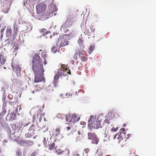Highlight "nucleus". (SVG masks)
<instances>
[{
    "instance_id": "9",
    "label": "nucleus",
    "mask_w": 156,
    "mask_h": 156,
    "mask_svg": "<svg viewBox=\"0 0 156 156\" xmlns=\"http://www.w3.org/2000/svg\"><path fill=\"white\" fill-rule=\"evenodd\" d=\"M19 23L20 24L23 25V27L25 30L30 31L32 29L31 24L30 23L26 22L22 20H20L19 21Z\"/></svg>"
},
{
    "instance_id": "30",
    "label": "nucleus",
    "mask_w": 156,
    "mask_h": 156,
    "mask_svg": "<svg viewBox=\"0 0 156 156\" xmlns=\"http://www.w3.org/2000/svg\"><path fill=\"white\" fill-rule=\"evenodd\" d=\"M16 133H14L12 134H11V138L14 140H16L17 139V136H16Z\"/></svg>"
},
{
    "instance_id": "54",
    "label": "nucleus",
    "mask_w": 156,
    "mask_h": 156,
    "mask_svg": "<svg viewBox=\"0 0 156 156\" xmlns=\"http://www.w3.org/2000/svg\"><path fill=\"white\" fill-rule=\"evenodd\" d=\"M70 129H71V127H70V126H67V129L68 130H69Z\"/></svg>"
},
{
    "instance_id": "28",
    "label": "nucleus",
    "mask_w": 156,
    "mask_h": 156,
    "mask_svg": "<svg viewBox=\"0 0 156 156\" xmlns=\"http://www.w3.org/2000/svg\"><path fill=\"white\" fill-rule=\"evenodd\" d=\"M6 110H3L0 114V124L1 123L2 125V123L1 122L2 119V116L6 113Z\"/></svg>"
},
{
    "instance_id": "39",
    "label": "nucleus",
    "mask_w": 156,
    "mask_h": 156,
    "mask_svg": "<svg viewBox=\"0 0 156 156\" xmlns=\"http://www.w3.org/2000/svg\"><path fill=\"white\" fill-rule=\"evenodd\" d=\"M53 83H54V86L55 87H57L58 86V81L56 80H54Z\"/></svg>"
},
{
    "instance_id": "18",
    "label": "nucleus",
    "mask_w": 156,
    "mask_h": 156,
    "mask_svg": "<svg viewBox=\"0 0 156 156\" xmlns=\"http://www.w3.org/2000/svg\"><path fill=\"white\" fill-rule=\"evenodd\" d=\"M88 139L89 140H91L95 139L97 137L95 133L92 132H89L88 134Z\"/></svg>"
},
{
    "instance_id": "56",
    "label": "nucleus",
    "mask_w": 156,
    "mask_h": 156,
    "mask_svg": "<svg viewBox=\"0 0 156 156\" xmlns=\"http://www.w3.org/2000/svg\"><path fill=\"white\" fill-rule=\"evenodd\" d=\"M112 130L114 131H116L117 130V129H116L115 128H113L112 129Z\"/></svg>"
},
{
    "instance_id": "27",
    "label": "nucleus",
    "mask_w": 156,
    "mask_h": 156,
    "mask_svg": "<svg viewBox=\"0 0 156 156\" xmlns=\"http://www.w3.org/2000/svg\"><path fill=\"white\" fill-rule=\"evenodd\" d=\"M48 137H45L44 138L43 144L46 147H48Z\"/></svg>"
},
{
    "instance_id": "15",
    "label": "nucleus",
    "mask_w": 156,
    "mask_h": 156,
    "mask_svg": "<svg viewBox=\"0 0 156 156\" xmlns=\"http://www.w3.org/2000/svg\"><path fill=\"white\" fill-rule=\"evenodd\" d=\"M61 128V126H56V127L55 131L57 133V134L55 135V136L56 137L59 136V138H57V139H60L63 137L62 135L60 133Z\"/></svg>"
},
{
    "instance_id": "13",
    "label": "nucleus",
    "mask_w": 156,
    "mask_h": 156,
    "mask_svg": "<svg viewBox=\"0 0 156 156\" xmlns=\"http://www.w3.org/2000/svg\"><path fill=\"white\" fill-rule=\"evenodd\" d=\"M47 5L45 2H42L37 5L36 6V10H46Z\"/></svg>"
},
{
    "instance_id": "52",
    "label": "nucleus",
    "mask_w": 156,
    "mask_h": 156,
    "mask_svg": "<svg viewBox=\"0 0 156 156\" xmlns=\"http://www.w3.org/2000/svg\"><path fill=\"white\" fill-rule=\"evenodd\" d=\"M17 82H18V83L19 85H21L22 84V81H20V80H17Z\"/></svg>"
},
{
    "instance_id": "10",
    "label": "nucleus",
    "mask_w": 156,
    "mask_h": 156,
    "mask_svg": "<svg viewBox=\"0 0 156 156\" xmlns=\"http://www.w3.org/2000/svg\"><path fill=\"white\" fill-rule=\"evenodd\" d=\"M40 130V127L37 124H33L28 129V131L31 132L34 134H36Z\"/></svg>"
},
{
    "instance_id": "49",
    "label": "nucleus",
    "mask_w": 156,
    "mask_h": 156,
    "mask_svg": "<svg viewBox=\"0 0 156 156\" xmlns=\"http://www.w3.org/2000/svg\"><path fill=\"white\" fill-rule=\"evenodd\" d=\"M46 31V30L45 29H42L41 30V33H45Z\"/></svg>"
},
{
    "instance_id": "38",
    "label": "nucleus",
    "mask_w": 156,
    "mask_h": 156,
    "mask_svg": "<svg viewBox=\"0 0 156 156\" xmlns=\"http://www.w3.org/2000/svg\"><path fill=\"white\" fill-rule=\"evenodd\" d=\"M94 48V46L90 45L89 49V53L90 54L91 52L93 51Z\"/></svg>"
},
{
    "instance_id": "4",
    "label": "nucleus",
    "mask_w": 156,
    "mask_h": 156,
    "mask_svg": "<svg viewBox=\"0 0 156 156\" xmlns=\"http://www.w3.org/2000/svg\"><path fill=\"white\" fill-rule=\"evenodd\" d=\"M76 17L73 14L70 15L67 17L65 22L61 26V28H67L70 27L73 23L75 21Z\"/></svg>"
},
{
    "instance_id": "60",
    "label": "nucleus",
    "mask_w": 156,
    "mask_h": 156,
    "mask_svg": "<svg viewBox=\"0 0 156 156\" xmlns=\"http://www.w3.org/2000/svg\"><path fill=\"white\" fill-rule=\"evenodd\" d=\"M5 143H6L7 142V141H6V140H5Z\"/></svg>"
},
{
    "instance_id": "61",
    "label": "nucleus",
    "mask_w": 156,
    "mask_h": 156,
    "mask_svg": "<svg viewBox=\"0 0 156 156\" xmlns=\"http://www.w3.org/2000/svg\"><path fill=\"white\" fill-rule=\"evenodd\" d=\"M42 51V50H40L39 51L40 52V51Z\"/></svg>"
},
{
    "instance_id": "45",
    "label": "nucleus",
    "mask_w": 156,
    "mask_h": 156,
    "mask_svg": "<svg viewBox=\"0 0 156 156\" xmlns=\"http://www.w3.org/2000/svg\"><path fill=\"white\" fill-rule=\"evenodd\" d=\"M82 137V136H78L76 138V141H80Z\"/></svg>"
},
{
    "instance_id": "31",
    "label": "nucleus",
    "mask_w": 156,
    "mask_h": 156,
    "mask_svg": "<svg viewBox=\"0 0 156 156\" xmlns=\"http://www.w3.org/2000/svg\"><path fill=\"white\" fill-rule=\"evenodd\" d=\"M92 140V144H97L98 143L99 140L97 138V137H96L95 139Z\"/></svg>"
},
{
    "instance_id": "25",
    "label": "nucleus",
    "mask_w": 156,
    "mask_h": 156,
    "mask_svg": "<svg viewBox=\"0 0 156 156\" xmlns=\"http://www.w3.org/2000/svg\"><path fill=\"white\" fill-rule=\"evenodd\" d=\"M34 134L31 132H28V133H26L25 135L26 138H30L32 137Z\"/></svg>"
},
{
    "instance_id": "40",
    "label": "nucleus",
    "mask_w": 156,
    "mask_h": 156,
    "mask_svg": "<svg viewBox=\"0 0 156 156\" xmlns=\"http://www.w3.org/2000/svg\"><path fill=\"white\" fill-rule=\"evenodd\" d=\"M65 35H66V37H67L68 38V37H69V36L70 37H71V38H72V37H73L74 36V33H73V32H72L70 33L69 34H66Z\"/></svg>"
},
{
    "instance_id": "41",
    "label": "nucleus",
    "mask_w": 156,
    "mask_h": 156,
    "mask_svg": "<svg viewBox=\"0 0 156 156\" xmlns=\"http://www.w3.org/2000/svg\"><path fill=\"white\" fill-rule=\"evenodd\" d=\"M44 65H45L47 63V62L49 60V59H48V58L47 57H44Z\"/></svg>"
},
{
    "instance_id": "20",
    "label": "nucleus",
    "mask_w": 156,
    "mask_h": 156,
    "mask_svg": "<svg viewBox=\"0 0 156 156\" xmlns=\"http://www.w3.org/2000/svg\"><path fill=\"white\" fill-rule=\"evenodd\" d=\"M12 34V31L11 28H8L6 30V35L7 37H9V38L8 39V40H10L11 41H12L10 39V37L12 36L13 35Z\"/></svg>"
},
{
    "instance_id": "17",
    "label": "nucleus",
    "mask_w": 156,
    "mask_h": 156,
    "mask_svg": "<svg viewBox=\"0 0 156 156\" xmlns=\"http://www.w3.org/2000/svg\"><path fill=\"white\" fill-rule=\"evenodd\" d=\"M43 88V86L39 84L36 85L34 87V90L32 91L33 93L35 92L41 91Z\"/></svg>"
},
{
    "instance_id": "23",
    "label": "nucleus",
    "mask_w": 156,
    "mask_h": 156,
    "mask_svg": "<svg viewBox=\"0 0 156 156\" xmlns=\"http://www.w3.org/2000/svg\"><path fill=\"white\" fill-rule=\"evenodd\" d=\"M12 68L13 70H14L15 69V71L17 74L20 73L21 70V68L18 65H16L15 67L13 66Z\"/></svg>"
},
{
    "instance_id": "53",
    "label": "nucleus",
    "mask_w": 156,
    "mask_h": 156,
    "mask_svg": "<svg viewBox=\"0 0 156 156\" xmlns=\"http://www.w3.org/2000/svg\"><path fill=\"white\" fill-rule=\"evenodd\" d=\"M70 94L69 93H67L66 95V96L67 97H69L70 96Z\"/></svg>"
},
{
    "instance_id": "21",
    "label": "nucleus",
    "mask_w": 156,
    "mask_h": 156,
    "mask_svg": "<svg viewBox=\"0 0 156 156\" xmlns=\"http://www.w3.org/2000/svg\"><path fill=\"white\" fill-rule=\"evenodd\" d=\"M66 121L67 122H70L73 121L72 118L71 114L65 115Z\"/></svg>"
},
{
    "instance_id": "44",
    "label": "nucleus",
    "mask_w": 156,
    "mask_h": 156,
    "mask_svg": "<svg viewBox=\"0 0 156 156\" xmlns=\"http://www.w3.org/2000/svg\"><path fill=\"white\" fill-rule=\"evenodd\" d=\"M30 123H27L23 127V130H26L28 128V125L30 124Z\"/></svg>"
},
{
    "instance_id": "24",
    "label": "nucleus",
    "mask_w": 156,
    "mask_h": 156,
    "mask_svg": "<svg viewBox=\"0 0 156 156\" xmlns=\"http://www.w3.org/2000/svg\"><path fill=\"white\" fill-rule=\"evenodd\" d=\"M82 37H80L78 41V42L81 48H83L84 46L83 44V42L82 40Z\"/></svg>"
},
{
    "instance_id": "42",
    "label": "nucleus",
    "mask_w": 156,
    "mask_h": 156,
    "mask_svg": "<svg viewBox=\"0 0 156 156\" xmlns=\"http://www.w3.org/2000/svg\"><path fill=\"white\" fill-rule=\"evenodd\" d=\"M120 135L121 136V134L122 133H123V134H125V129L124 128L121 129H120L119 131Z\"/></svg>"
},
{
    "instance_id": "26",
    "label": "nucleus",
    "mask_w": 156,
    "mask_h": 156,
    "mask_svg": "<svg viewBox=\"0 0 156 156\" xmlns=\"http://www.w3.org/2000/svg\"><path fill=\"white\" fill-rule=\"evenodd\" d=\"M72 118V121L73 122L78 121L79 117L77 118V115L76 114H73L71 115Z\"/></svg>"
},
{
    "instance_id": "36",
    "label": "nucleus",
    "mask_w": 156,
    "mask_h": 156,
    "mask_svg": "<svg viewBox=\"0 0 156 156\" xmlns=\"http://www.w3.org/2000/svg\"><path fill=\"white\" fill-rule=\"evenodd\" d=\"M97 152L98 153V155L99 156H102L103 154V152L101 149H98L97 150Z\"/></svg>"
},
{
    "instance_id": "19",
    "label": "nucleus",
    "mask_w": 156,
    "mask_h": 156,
    "mask_svg": "<svg viewBox=\"0 0 156 156\" xmlns=\"http://www.w3.org/2000/svg\"><path fill=\"white\" fill-rule=\"evenodd\" d=\"M95 31V29L93 28L92 27L90 28L89 29H88L87 31L88 34L89 36H94V32Z\"/></svg>"
},
{
    "instance_id": "51",
    "label": "nucleus",
    "mask_w": 156,
    "mask_h": 156,
    "mask_svg": "<svg viewBox=\"0 0 156 156\" xmlns=\"http://www.w3.org/2000/svg\"><path fill=\"white\" fill-rule=\"evenodd\" d=\"M127 137L125 136V138L126 139H128L129 137L131 136V134H128L127 135Z\"/></svg>"
},
{
    "instance_id": "48",
    "label": "nucleus",
    "mask_w": 156,
    "mask_h": 156,
    "mask_svg": "<svg viewBox=\"0 0 156 156\" xmlns=\"http://www.w3.org/2000/svg\"><path fill=\"white\" fill-rule=\"evenodd\" d=\"M51 7L52 8H54V10H56L57 9V7L55 5H51Z\"/></svg>"
},
{
    "instance_id": "3",
    "label": "nucleus",
    "mask_w": 156,
    "mask_h": 156,
    "mask_svg": "<svg viewBox=\"0 0 156 156\" xmlns=\"http://www.w3.org/2000/svg\"><path fill=\"white\" fill-rule=\"evenodd\" d=\"M67 65L62 64L61 67L60 69H58L57 73L54 77V80L58 81L60 76H66L68 74H71V71L68 69Z\"/></svg>"
},
{
    "instance_id": "35",
    "label": "nucleus",
    "mask_w": 156,
    "mask_h": 156,
    "mask_svg": "<svg viewBox=\"0 0 156 156\" xmlns=\"http://www.w3.org/2000/svg\"><path fill=\"white\" fill-rule=\"evenodd\" d=\"M25 143L29 145H32L34 144L33 141L30 140H26Z\"/></svg>"
},
{
    "instance_id": "5",
    "label": "nucleus",
    "mask_w": 156,
    "mask_h": 156,
    "mask_svg": "<svg viewBox=\"0 0 156 156\" xmlns=\"http://www.w3.org/2000/svg\"><path fill=\"white\" fill-rule=\"evenodd\" d=\"M51 13L50 14L48 12V10H36V13L35 16H36L40 19L44 20L48 19L50 17Z\"/></svg>"
},
{
    "instance_id": "50",
    "label": "nucleus",
    "mask_w": 156,
    "mask_h": 156,
    "mask_svg": "<svg viewBox=\"0 0 156 156\" xmlns=\"http://www.w3.org/2000/svg\"><path fill=\"white\" fill-rule=\"evenodd\" d=\"M50 33V31H46L45 32V34L44 33L43 34V35L45 36L47 34H48Z\"/></svg>"
},
{
    "instance_id": "58",
    "label": "nucleus",
    "mask_w": 156,
    "mask_h": 156,
    "mask_svg": "<svg viewBox=\"0 0 156 156\" xmlns=\"http://www.w3.org/2000/svg\"><path fill=\"white\" fill-rule=\"evenodd\" d=\"M83 123V125H85L86 124V123L85 122H82L81 123V124H82V123Z\"/></svg>"
},
{
    "instance_id": "32",
    "label": "nucleus",
    "mask_w": 156,
    "mask_h": 156,
    "mask_svg": "<svg viewBox=\"0 0 156 156\" xmlns=\"http://www.w3.org/2000/svg\"><path fill=\"white\" fill-rule=\"evenodd\" d=\"M113 122V120L111 119H105L104 121V123L108 124L111 123H112Z\"/></svg>"
},
{
    "instance_id": "22",
    "label": "nucleus",
    "mask_w": 156,
    "mask_h": 156,
    "mask_svg": "<svg viewBox=\"0 0 156 156\" xmlns=\"http://www.w3.org/2000/svg\"><path fill=\"white\" fill-rule=\"evenodd\" d=\"M6 59L2 55H0V65L4 64L5 62Z\"/></svg>"
},
{
    "instance_id": "62",
    "label": "nucleus",
    "mask_w": 156,
    "mask_h": 156,
    "mask_svg": "<svg viewBox=\"0 0 156 156\" xmlns=\"http://www.w3.org/2000/svg\"><path fill=\"white\" fill-rule=\"evenodd\" d=\"M10 96V95H9L8 97H9V96Z\"/></svg>"
},
{
    "instance_id": "1",
    "label": "nucleus",
    "mask_w": 156,
    "mask_h": 156,
    "mask_svg": "<svg viewBox=\"0 0 156 156\" xmlns=\"http://www.w3.org/2000/svg\"><path fill=\"white\" fill-rule=\"evenodd\" d=\"M31 66L35 76L34 82L38 83L41 82L43 80L44 82L45 80L44 79L43 77L44 71L42 60L39 55L37 54L34 55L33 59Z\"/></svg>"
},
{
    "instance_id": "12",
    "label": "nucleus",
    "mask_w": 156,
    "mask_h": 156,
    "mask_svg": "<svg viewBox=\"0 0 156 156\" xmlns=\"http://www.w3.org/2000/svg\"><path fill=\"white\" fill-rule=\"evenodd\" d=\"M55 141L51 138L49 140L48 143V149L50 150L52 149L54 147H55Z\"/></svg>"
},
{
    "instance_id": "47",
    "label": "nucleus",
    "mask_w": 156,
    "mask_h": 156,
    "mask_svg": "<svg viewBox=\"0 0 156 156\" xmlns=\"http://www.w3.org/2000/svg\"><path fill=\"white\" fill-rule=\"evenodd\" d=\"M84 150L85 152L86 153H87L88 152H89L90 151V149L88 148L85 149Z\"/></svg>"
},
{
    "instance_id": "46",
    "label": "nucleus",
    "mask_w": 156,
    "mask_h": 156,
    "mask_svg": "<svg viewBox=\"0 0 156 156\" xmlns=\"http://www.w3.org/2000/svg\"><path fill=\"white\" fill-rule=\"evenodd\" d=\"M36 119H37V114H34L33 117V120L34 122Z\"/></svg>"
},
{
    "instance_id": "33",
    "label": "nucleus",
    "mask_w": 156,
    "mask_h": 156,
    "mask_svg": "<svg viewBox=\"0 0 156 156\" xmlns=\"http://www.w3.org/2000/svg\"><path fill=\"white\" fill-rule=\"evenodd\" d=\"M57 47H55V46L52 47L51 48V51L54 53H55L58 51V49L57 48Z\"/></svg>"
},
{
    "instance_id": "55",
    "label": "nucleus",
    "mask_w": 156,
    "mask_h": 156,
    "mask_svg": "<svg viewBox=\"0 0 156 156\" xmlns=\"http://www.w3.org/2000/svg\"><path fill=\"white\" fill-rule=\"evenodd\" d=\"M69 31V30L68 29H66L65 30L64 32H68Z\"/></svg>"
},
{
    "instance_id": "11",
    "label": "nucleus",
    "mask_w": 156,
    "mask_h": 156,
    "mask_svg": "<svg viewBox=\"0 0 156 156\" xmlns=\"http://www.w3.org/2000/svg\"><path fill=\"white\" fill-rule=\"evenodd\" d=\"M79 56L82 61H86L88 59V55L87 54L86 52L84 50H82L81 51H80L79 53Z\"/></svg>"
},
{
    "instance_id": "43",
    "label": "nucleus",
    "mask_w": 156,
    "mask_h": 156,
    "mask_svg": "<svg viewBox=\"0 0 156 156\" xmlns=\"http://www.w3.org/2000/svg\"><path fill=\"white\" fill-rule=\"evenodd\" d=\"M70 96L71 97L72 96H73L75 95H76L77 94V92L76 91L75 93L73 92V90H71L70 91Z\"/></svg>"
},
{
    "instance_id": "14",
    "label": "nucleus",
    "mask_w": 156,
    "mask_h": 156,
    "mask_svg": "<svg viewBox=\"0 0 156 156\" xmlns=\"http://www.w3.org/2000/svg\"><path fill=\"white\" fill-rule=\"evenodd\" d=\"M16 115V114L14 112L11 113L10 114H8L6 117V119L8 121H11L15 120Z\"/></svg>"
},
{
    "instance_id": "57",
    "label": "nucleus",
    "mask_w": 156,
    "mask_h": 156,
    "mask_svg": "<svg viewBox=\"0 0 156 156\" xmlns=\"http://www.w3.org/2000/svg\"><path fill=\"white\" fill-rule=\"evenodd\" d=\"M50 12H49V13L50 14H50ZM51 13H52V14H51L50 16H53V15L52 14L53 13V12H51Z\"/></svg>"
},
{
    "instance_id": "64",
    "label": "nucleus",
    "mask_w": 156,
    "mask_h": 156,
    "mask_svg": "<svg viewBox=\"0 0 156 156\" xmlns=\"http://www.w3.org/2000/svg\"><path fill=\"white\" fill-rule=\"evenodd\" d=\"M16 48H14V49H16Z\"/></svg>"
},
{
    "instance_id": "34",
    "label": "nucleus",
    "mask_w": 156,
    "mask_h": 156,
    "mask_svg": "<svg viewBox=\"0 0 156 156\" xmlns=\"http://www.w3.org/2000/svg\"><path fill=\"white\" fill-rule=\"evenodd\" d=\"M46 53L45 51H43L41 52V56L42 58L44 57H47V56L46 55Z\"/></svg>"
},
{
    "instance_id": "8",
    "label": "nucleus",
    "mask_w": 156,
    "mask_h": 156,
    "mask_svg": "<svg viewBox=\"0 0 156 156\" xmlns=\"http://www.w3.org/2000/svg\"><path fill=\"white\" fill-rule=\"evenodd\" d=\"M116 138H117L118 142L122 147L127 144L126 142V139L125 138H122L120 136V135L118 133H116L114 136L113 139L115 140Z\"/></svg>"
},
{
    "instance_id": "16",
    "label": "nucleus",
    "mask_w": 156,
    "mask_h": 156,
    "mask_svg": "<svg viewBox=\"0 0 156 156\" xmlns=\"http://www.w3.org/2000/svg\"><path fill=\"white\" fill-rule=\"evenodd\" d=\"M43 116L42 110L40 109H39L37 110V119L39 121H41Z\"/></svg>"
},
{
    "instance_id": "63",
    "label": "nucleus",
    "mask_w": 156,
    "mask_h": 156,
    "mask_svg": "<svg viewBox=\"0 0 156 156\" xmlns=\"http://www.w3.org/2000/svg\"><path fill=\"white\" fill-rule=\"evenodd\" d=\"M56 13H55V14H54V15H56Z\"/></svg>"
},
{
    "instance_id": "29",
    "label": "nucleus",
    "mask_w": 156,
    "mask_h": 156,
    "mask_svg": "<svg viewBox=\"0 0 156 156\" xmlns=\"http://www.w3.org/2000/svg\"><path fill=\"white\" fill-rule=\"evenodd\" d=\"M57 117L58 118L61 119H62L65 117V115L63 114L58 113L57 115Z\"/></svg>"
},
{
    "instance_id": "2",
    "label": "nucleus",
    "mask_w": 156,
    "mask_h": 156,
    "mask_svg": "<svg viewBox=\"0 0 156 156\" xmlns=\"http://www.w3.org/2000/svg\"><path fill=\"white\" fill-rule=\"evenodd\" d=\"M89 122V123L88 125V127L90 129L93 128L97 129L102 128L104 125L103 122H102L101 120H99L98 119H96V117L93 115L90 116Z\"/></svg>"
},
{
    "instance_id": "37",
    "label": "nucleus",
    "mask_w": 156,
    "mask_h": 156,
    "mask_svg": "<svg viewBox=\"0 0 156 156\" xmlns=\"http://www.w3.org/2000/svg\"><path fill=\"white\" fill-rule=\"evenodd\" d=\"M16 154L17 156H22L21 152L20 149H17L16 151Z\"/></svg>"
},
{
    "instance_id": "7",
    "label": "nucleus",
    "mask_w": 156,
    "mask_h": 156,
    "mask_svg": "<svg viewBox=\"0 0 156 156\" xmlns=\"http://www.w3.org/2000/svg\"><path fill=\"white\" fill-rule=\"evenodd\" d=\"M58 44L61 47L65 46L69 44L68 38L66 37V35H65L62 37H59L58 40Z\"/></svg>"
},
{
    "instance_id": "6",
    "label": "nucleus",
    "mask_w": 156,
    "mask_h": 156,
    "mask_svg": "<svg viewBox=\"0 0 156 156\" xmlns=\"http://www.w3.org/2000/svg\"><path fill=\"white\" fill-rule=\"evenodd\" d=\"M20 27L17 24L16 19H15L13 25V34L10 38V39L12 41H13L16 38L18 33L19 31V29Z\"/></svg>"
},
{
    "instance_id": "59",
    "label": "nucleus",
    "mask_w": 156,
    "mask_h": 156,
    "mask_svg": "<svg viewBox=\"0 0 156 156\" xmlns=\"http://www.w3.org/2000/svg\"><path fill=\"white\" fill-rule=\"evenodd\" d=\"M123 126H126V125L125 124H123Z\"/></svg>"
}]
</instances>
